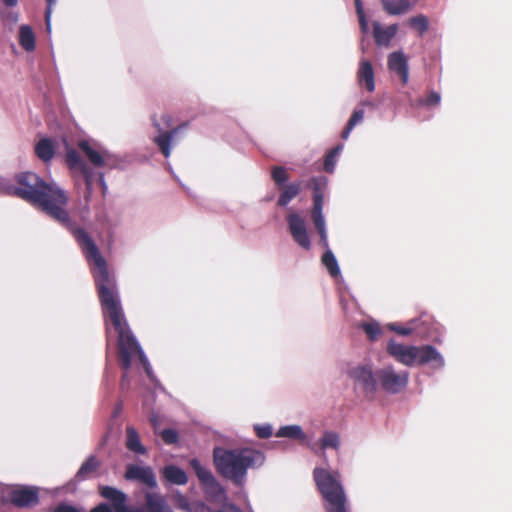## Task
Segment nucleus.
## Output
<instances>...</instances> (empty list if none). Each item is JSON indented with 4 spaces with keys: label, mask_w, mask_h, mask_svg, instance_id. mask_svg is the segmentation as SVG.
Returning <instances> with one entry per match:
<instances>
[{
    "label": "nucleus",
    "mask_w": 512,
    "mask_h": 512,
    "mask_svg": "<svg viewBox=\"0 0 512 512\" xmlns=\"http://www.w3.org/2000/svg\"><path fill=\"white\" fill-rule=\"evenodd\" d=\"M74 234L91 266L104 316L118 333L119 357L122 367L125 370L129 369L132 360L139 356L147 374L150 376V367L147 359L127 325L119 299L116 280L109 271L106 260L85 231L78 229L75 230Z\"/></svg>",
    "instance_id": "f257e3e1"
},
{
    "label": "nucleus",
    "mask_w": 512,
    "mask_h": 512,
    "mask_svg": "<svg viewBox=\"0 0 512 512\" xmlns=\"http://www.w3.org/2000/svg\"><path fill=\"white\" fill-rule=\"evenodd\" d=\"M18 186L9 185L5 191L37 205L50 217L63 225H70V217L65 207L68 196L55 182H45L32 172H23L16 176Z\"/></svg>",
    "instance_id": "f03ea898"
},
{
    "label": "nucleus",
    "mask_w": 512,
    "mask_h": 512,
    "mask_svg": "<svg viewBox=\"0 0 512 512\" xmlns=\"http://www.w3.org/2000/svg\"><path fill=\"white\" fill-rule=\"evenodd\" d=\"M213 456L218 472L236 484H242L248 468L264 462L263 454L251 449L227 450L217 447Z\"/></svg>",
    "instance_id": "7ed1b4c3"
},
{
    "label": "nucleus",
    "mask_w": 512,
    "mask_h": 512,
    "mask_svg": "<svg viewBox=\"0 0 512 512\" xmlns=\"http://www.w3.org/2000/svg\"><path fill=\"white\" fill-rule=\"evenodd\" d=\"M314 480L324 499L326 512H349L347 496L341 483L338 471L316 467L313 471Z\"/></svg>",
    "instance_id": "20e7f679"
},
{
    "label": "nucleus",
    "mask_w": 512,
    "mask_h": 512,
    "mask_svg": "<svg viewBox=\"0 0 512 512\" xmlns=\"http://www.w3.org/2000/svg\"><path fill=\"white\" fill-rule=\"evenodd\" d=\"M99 492L112 503L115 512H173L165 497L158 492H146L142 508L127 506L125 493L114 487L99 486Z\"/></svg>",
    "instance_id": "39448f33"
},
{
    "label": "nucleus",
    "mask_w": 512,
    "mask_h": 512,
    "mask_svg": "<svg viewBox=\"0 0 512 512\" xmlns=\"http://www.w3.org/2000/svg\"><path fill=\"white\" fill-rule=\"evenodd\" d=\"M388 353L398 362L406 365H422L430 363L433 368L444 366V359L441 354L432 346L421 347L409 346L390 341L387 346Z\"/></svg>",
    "instance_id": "423d86ee"
},
{
    "label": "nucleus",
    "mask_w": 512,
    "mask_h": 512,
    "mask_svg": "<svg viewBox=\"0 0 512 512\" xmlns=\"http://www.w3.org/2000/svg\"><path fill=\"white\" fill-rule=\"evenodd\" d=\"M343 371L351 380L360 385L366 393L376 391L377 383L370 365L347 364Z\"/></svg>",
    "instance_id": "0eeeda50"
},
{
    "label": "nucleus",
    "mask_w": 512,
    "mask_h": 512,
    "mask_svg": "<svg viewBox=\"0 0 512 512\" xmlns=\"http://www.w3.org/2000/svg\"><path fill=\"white\" fill-rule=\"evenodd\" d=\"M313 183L315 184V187H314L315 191H314V197H313L314 205H313V209L311 211V219L313 221L315 228L317 229V231L320 235L322 246L327 248L328 247V237H327L325 218L323 215L324 196L317 186L318 180L313 179Z\"/></svg>",
    "instance_id": "6e6552de"
},
{
    "label": "nucleus",
    "mask_w": 512,
    "mask_h": 512,
    "mask_svg": "<svg viewBox=\"0 0 512 512\" xmlns=\"http://www.w3.org/2000/svg\"><path fill=\"white\" fill-rule=\"evenodd\" d=\"M78 147L95 167H114L116 165V157L96 144L83 140L79 142Z\"/></svg>",
    "instance_id": "1a4fd4ad"
},
{
    "label": "nucleus",
    "mask_w": 512,
    "mask_h": 512,
    "mask_svg": "<svg viewBox=\"0 0 512 512\" xmlns=\"http://www.w3.org/2000/svg\"><path fill=\"white\" fill-rule=\"evenodd\" d=\"M289 231L293 240L302 248L309 250L311 247L310 237L307 231L306 221L296 212L287 216Z\"/></svg>",
    "instance_id": "9d476101"
},
{
    "label": "nucleus",
    "mask_w": 512,
    "mask_h": 512,
    "mask_svg": "<svg viewBox=\"0 0 512 512\" xmlns=\"http://www.w3.org/2000/svg\"><path fill=\"white\" fill-rule=\"evenodd\" d=\"M383 389L396 393L404 388L408 382V373H397L392 367H386L377 373Z\"/></svg>",
    "instance_id": "9b49d317"
},
{
    "label": "nucleus",
    "mask_w": 512,
    "mask_h": 512,
    "mask_svg": "<svg viewBox=\"0 0 512 512\" xmlns=\"http://www.w3.org/2000/svg\"><path fill=\"white\" fill-rule=\"evenodd\" d=\"M64 143H66V142L64 141ZM65 147H66V162H67L70 170L74 174L78 173V174L83 175L85 178L86 188H87V193H86L85 197L88 198L89 195L91 194V189H92L91 171L87 167V165L85 164V162L83 161L81 156L73 148L69 147L67 144H65Z\"/></svg>",
    "instance_id": "f8f14e48"
},
{
    "label": "nucleus",
    "mask_w": 512,
    "mask_h": 512,
    "mask_svg": "<svg viewBox=\"0 0 512 512\" xmlns=\"http://www.w3.org/2000/svg\"><path fill=\"white\" fill-rule=\"evenodd\" d=\"M387 65L390 71L396 73L403 84L408 83V61L402 51H395L388 55Z\"/></svg>",
    "instance_id": "ddd939ff"
},
{
    "label": "nucleus",
    "mask_w": 512,
    "mask_h": 512,
    "mask_svg": "<svg viewBox=\"0 0 512 512\" xmlns=\"http://www.w3.org/2000/svg\"><path fill=\"white\" fill-rule=\"evenodd\" d=\"M125 478L128 480H139L150 488L157 486L155 475L150 467L130 465L127 467Z\"/></svg>",
    "instance_id": "4468645a"
},
{
    "label": "nucleus",
    "mask_w": 512,
    "mask_h": 512,
    "mask_svg": "<svg viewBox=\"0 0 512 512\" xmlns=\"http://www.w3.org/2000/svg\"><path fill=\"white\" fill-rule=\"evenodd\" d=\"M10 500L19 507H30L38 502L37 490L32 487H18L10 493Z\"/></svg>",
    "instance_id": "2eb2a0df"
},
{
    "label": "nucleus",
    "mask_w": 512,
    "mask_h": 512,
    "mask_svg": "<svg viewBox=\"0 0 512 512\" xmlns=\"http://www.w3.org/2000/svg\"><path fill=\"white\" fill-rule=\"evenodd\" d=\"M357 80L360 86L365 87L369 92L375 90L374 70L368 60H361L357 71Z\"/></svg>",
    "instance_id": "dca6fc26"
},
{
    "label": "nucleus",
    "mask_w": 512,
    "mask_h": 512,
    "mask_svg": "<svg viewBox=\"0 0 512 512\" xmlns=\"http://www.w3.org/2000/svg\"><path fill=\"white\" fill-rule=\"evenodd\" d=\"M373 30L376 44L379 46H389L390 41L397 34L398 25L392 24L387 27H383L380 23L374 22Z\"/></svg>",
    "instance_id": "f3484780"
},
{
    "label": "nucleus",
    "mask_w": 512,
    "mask_h": 512,
    "mask_svg": "<svg viewBox=\"0 0 512 512\" xmlns=\"http://www.w3.org/2000/svg\"><path fill=\"white\" fill-rule=\"evenodd\" d=\"M275 435L279 438H290L293 440H298L299 442L311 447L312 450H316L315 447L310 444L309 439L299 425H287L280 427ZM315 452L317 453V451Z\"/></svg>",
    "instance_id": "a211bd4d"
},
{
    "label": "nucleus",
    "mask_w": 512,
    "mask_h": 512,
    "mask_svg": "<svg viewBox=\"0 0 512 512\" xmlns=\"http://www.w3.org/2000/svg\"><path fill=\"white\" fill-rule=\"evenodd\" d=\"M172 501L176 508L184 510L186 512H209L208 507L202 502L191 503L180 492H175L172 496Z\"/></svg>",
    "instance_id": "6ab92c4d"
},
{
    "label": "nucleus",
    "mask_w": 512,
    "mask_h": 512,
    "mask_svg": "<svg viewBox=\"0 0 512 512\" xmlns=\"http://www.w3.org/2000/svg\"><path fill=\"white\" fill-rule=\"evenodd\" d=\"M383 10L389 15H401L409 12L414 2L411 0H380Z\"/></svg>",
    "instance_id": "aec40b11"
},
{
    "label": "nucleus",
    "mask_w": 512,
    "mask_h": 512,
    "mask_svg": "<svg viewBox=\"0 0 512 512\" xmlns=\"http://www.w3.org/2000/svg\"><path fill=\"white\" fill-rule=\"evenodd\" d=\"M204 490L208 500L223 504L227 503V495L216 479L206 484Z\"/></svg>",
    "instance_id": "412c9836"
},
{
    "label": "nucleus",
    "mask_w": 512,
    "mask_h": 512,
    "mask_svg": "<svg viewBox=\"0 0 512 512\" xmlns=\"http://www.w3.org/2000/svg\"><path fill=\"white\" fill-rule=\"evenodd\" d=\"M35 153L43 162H49L55 153L54 144L49 138H42L35 145Z\"/></svg>",
    "instance_id": "4be33fe9"
},
{
    "label": "nucleus",
    "mask_w": 512,
    "mask_h": 512,
    "mask_svg": "<svg viewBox=\"0 0 512 512\" xmlns=\"http://www.w3.org/2000/svg\"><path fill=\"white\" fill-rule=\"evenodd\" d=\"M126 447L137 454L146 453V448L142 445L138 432L131 426L126 429Z\"/></svg>",
    "instance_id": "5701e85b"
},
{
    "label": "nucleus",
    "mask_w": 512,
    "mask_h": 512,
    "mask_svg": "<svg viewBox=\"0 0 512 512\" xmlns=\"http://www.w3.org/2000/svg\"><path fill=\"white\" fill-rule=\"evenodd\" d=\"M163 476L167 481L176 485H184L188 480L184 470L174 465L166 466L163 469Z\"/></svg>",
    "instance_id": "b1692460"
},
{
    "label": "nucleus",
    "mask_w": 512,
    "mask_h": 512,
    "mask_svg": "<svg viewBox=\"0 0 512 512\" xmlns=\"http://www.w3.org/2000/svg\"><path fill=\"white\" fill-rule=\"evenodd\" d=\"M319 447L321 455L325 457L324 451L326 449H338L340 446V437L337 433L332 431H325L319 440Z\"/></svg>",
    "instance_id": "393cba45"
},
{
    "label": "nucleus",
    "mask_w": 512,
    "mask_h": 512,
    "mask_svg": "<svg viewBox=\"0 0 512 512\" xmlns=\"http://www.w3.org/2000/svg\"><path fill=\"white\" fill-rule=\"evenodd\" d=\"M19 42L27 51H32L35 48V37L29 26L23 25L20 27Z\"/></svg>",
    "instance_id": "a878e982"
},
{
    "label": "nucleus",
    "mask_w": 512,
    "mask_h": 512,
    "mask_svg": "<svg viewBox=\"0 0 512 512\" xmlns=\"http://www.w3.org/2000/svg\"><path fill=\"white\" fill-rule=\"evenodd\" d=\"M300 190L301 186L298 183H291L287 185L279 197L278 204L280 206L287 205L294 197L299 194Z\"/></svg>",
    "instance_id": "bb28decb"
},
{
    "label": "nucleus",
    "mask_w": 512,
    "mask_h": 512,
    "mask_svg": "<svg viewBox=\"0 0 512 512\" xmlns=\"http://www.w3.org/2000/svg\"><path fill=\"white\" fill-rule=\"evenodd\" d=\"M191 465L194 468L196 475L199 478V480L201 481L203 486H205L206 484L215 480V477L213 476V474L208 469L203 467L199 463V461L194 459L191 461Z\"/></svg>",
    "instance_id": "cd10ccee"
},
{
    "label": "nucleus",
    "mask_w": 512,
    "mask_h": 512,
    "mask_svg": "<svg viewBox=\"0 0 512 512\" xmlns=\"http://www.w3.org/2000/svg\"><path fill=\"white\" fill-rule=\"evenodd\" d=\"M322 262L325 265V267L328 269L331 276L338 277L340 275V268L338 266V262L334 256V254L330 250H327L324 253V255L322 257Z\"/></svg>",
    "instance_id": "c85d7f7f"
},
{
    "label": "nucleus",
    "mask_w": 512,
    "mask_h": 512,
    "mask_svg": "<svg viewBox=\"0 0 512 512\" xmlns=\"http://www.w3.org/2000/svg\"><path fill=\"white\" fill-rule=\"evenodd\" d=\"M99 466V462L94 458L90 457L79 469L77 477L85 479L93 474Z\"/></svg>",
    "instance_id": "c756f323"
},
{
    "label": "nucleus",
    "mask_w": 512,
    "mask_h": 512,
    "mask_svg": "<svg viewBox=\"0 0 512 512\" xmlns=\"http://www.w3.org/2000/svg\"><path fill=\"white\" fill-rule=\"evenodd\" d=\"M172 139V134L162 132L157 137H155V142L159 146L161 152L165 157L170 156V143Z\"/></svg>",
    "instance_id": "7c9ffc66"
},
{
    "label": "nucleus",
    "mask_w": 512,
    "mask_h": 512,
    "mask_svg": "<svg viewBox=\"0 0 512 512\" xmlns=\"http://www.w3.org/2000/svg\"><path fill=\"white\" fill-rule=\"evenodd\" d=\"M364 118V111L362 109L356 110L353 112L351 118L349 119V122L347 124V127L342 133V138L347 139L349 137L350 132L354 128V126L360 122H362Z\"/></svg>",
    "instance_id": "2f4dec72"
},
{
    "label": "nucleus",
    "mask_w": 512,
    "mask_h": 512,
    "mask_svg": "<svg viewBox=\"0 0 512 512\" xmlns=\"http://www.w3.org/2000/svg\"><path fill=\"white\" fill-rule=\"evenodd\" d=\"M409 24L422 34L428 28V19L424 15H417L409 19Z\"/></svg>",
    "instance_id": "473e14b6"
},
{
    "label": "nucleus",
    "mask_w": 512,
    "mask_h": 512,
    "mask_svg": "<svg viewBox=\"0 0 512 512\" xmlns=\"http://www.w3.org/2000/svg\"><path fill=\"white\" fill-rule=\"evenodd\" d=\"M1 18L4 24L10 27L18 22V14L10 10L1 11Z\"/></svg>",
    "instance_id": "72a5a7b5"
},
{
    "label": "nucleus",
    "mask_w": 512,
    "mask_h": 512,
    "mask_svg": "<svg viewBox=\"0 0 512 512\" xmlns=\"http://www.w3.org/2000/svg\"><path fill=\"white\" fill-rule=\"evenodd\" d=\"M341 150V147H337L335 148L326 158L325 160V164H324V168L326 171L328 172H332L333 171V168H334V164H335V158L336 156L338 155V153L340 152Z\"/></svg>",
    "instance_id": "f704fd0d"
},
{
    "label": "nucleus",
    "mask_w": 512,
    "mask_h": 512,
    "mask_svg": "<svg viewBox=\"0 0 512 512\" xmlns=\"http://www.w3.org/2000/svg\"><path fill=\"white\" fill-rule=\"evenodd\" d=\"M272 177L274 181L278 184H282L288 178L287 172L282 167H275L272 172Z\"/></svg>",
    "instance_id": "c9c22d12"
},
{
    "label": "nucleus",
    "mask_w": 512,
    "mask_h": 512,
    "mask_svg": "<svg viewBox=\"0 0 512 512\" xmlns=\"http://www.w3.org/2000/svg\"><path fill=\"white\" fill-rule=\"evenodd\" d=\"M161 437L167 444H172L177 441V433L171 429L163 430L161 432Z\"/></svg>",
    "instance_id": "e433bc0d"
},
{
    "label": "nucleus",
    "mask_w": 512,
    "mask_h": 512,
    "mask_svg": "<svg viewBox=\"0 0 512 512\" xmlns=\"http://www.w3.org/2000/svg\"><path fill=\"white\" fill-rule=\"evenodd\" d=\"M364 330L371 339H375L380 334V327L376 323L366 324Z\"/></svg>",
    "instance_id": "4c0bfd02"
},
{
    "label": "nucleus",
    "mask_w": 512,
    "mask_h": 512,
    "mask_svg": "<svg viewBox=\"0 0 512 512\" xmlns=\"http://www.w3.org/2000/svg\"><path fill=\"white\" fill-rule=\"evenodd\" d=\"M57 0H47V10L45 14L47 31H51V14H52V6L56 3Z\"/></svg>",
    "instance_id": "58836bf2"
},
{
    "label": "nucleus",
    "mask_w": 512,
    "mask_h": 512,
    "mask_svg": "<svg viewBox=\"0 0 512 512\" xmlns=\"http://www.w3.org/2000/svg\"><path fill=\"white\" fill-rule=\"evenodd\" d=\"M53 512H84L82 509H78L74 506L61 504L53 510Z\"/></svg>",
    "instance_id": "ea45409f"
},
{
    "label": "nucleus",
    "mask_w": 512,
    "mask_h": 512,
    "mask_svg": "<svg viewBox=\"0 0 512 512\" xmlns=\"http://www.w3.org/2000/svg\"><path fill=\"white\" fill-rule=\"evenodd\" d=\"M257 435L261 438H268L272 435V428L271 426H262L256 428Z\"/></svg>",
    "instance_id": "a19ab883"
},
{
    "label": "nucleus",
    "mask_w": 512,
    "mask_h": 512,
    "mask_svg": "<svg viewBox=\"0 0 512 512\" xmlns=\"http://www.w3.org/2000/svg\"><path fill=\"white\" fill-rule=\"evenodd\" d=\"M388 328L403 336L409 335L412 332V328H402L396 324H389Z\"/></svg>",
    "instance_id": "79ce46f5"
},
{
    "label": "nucleus",
    "mask_w": 512,
    "mask_h": 512,
    "mask_svg": "<svg viewBox=\"0 0 512 512\" xmlns=\"http://www.w3.org/2000/svg\"><path fill=\"white\" fill-rule=\"evenodd\" d=\"M440 102V95L435 93V92H431L426 100V104H438Z\"/></svg>",
    "instance_id": "37998d69"
},
{
    "label": "nucleus",
    "mask_w": 512,
    "mask_h": 512,
    "mask_svg": "<svg viewBox=\"0 0 512 512\" xmlns=\"http://www.w3.org/2000/svg\"><path fill=\"white\" fill-rule=\"evenodd\" d=\"M358 18H359V23H360L362 32L366 33L368 31V22H367L365 14L359 15Z\"/></svg>",
    "instance_id": "c03bdc74"
},
{
    "label": "nucleus",
    "mask_w": 512,
    "mask_h": 512,
    "mask_svg": "<svg viewBox=\"0 0 512 512\" xmlns=\"http://www.w3.org/2000/svg\"><path fill=\"white\" fill-rule=\"evenodd\" d=\"M90 512H113L107 504H100L93 508Z\"/></svg>",
    "instance_id": "a18cd8bd"
},
{
    "label": "nucleus",
    "mask_w": 512,
    "mask_h": 512,
    "mask_svg": "<svg viewBox=\"0 0 512 512\" xmlns=\"http://www.w3.org/2000/svg\"><path fill=\"white\" fill-rule=\"evenodd\" d=\"M355 2V7H356V12H357V15H364L365 12H364V8H363V4H362V1L361 0H354Z\"/></svg>",
    "instance_id": "49530a36"
},
{
    "label": "nucleus",
    "mask_w": 512,
    "mask_h": 512,
    "mask_svg": "<svg viewBox=\"0 0 512 512\" xmlns=\"http://www.w3.org/2000/svg\"><path fill=\"white\" fill-rule=\"evenodd\" d=\"M3 2L10 7H13L17 4L18 0H3Z\"/></svg>",
    "instance_id": "de8ad7c7"
},
{
    "label": "nucleus",
    "mask_w": 512,
    "mask_h": 512,
    "mask_svg": "<svg viewBox=\"0 0 512 512\" xmlns=\"http://www.w3.org/2000/svg\"><path fill=\"white\" fill-rule=\"evenodd\" d=\"M162 119L165 121L167 127L171 126V117L168 115H163Z\"/></svg>",
    "instance_id": "09e8293b"
},
{
    "label": "nucleus",
    "mask_w": 512,
    "mask_h": 512,
    "mask_svg": "<svg viewBox=\"0 0 512 512\" xmlns=\"http://www.w3.org/2000/svg\"><path fill=\"white\" fill-rule=\"evenodd\" d=\"M150 421H151V423L154 425V427H155V428L158 426V419H157V417H156V416H152V417L150 418Z\"/></svg>",
    "instance_id": "8fccbe9b"
}]
</instances>
